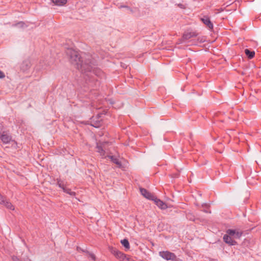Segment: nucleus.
Listing matches in <instances>:
<instances>
[{
    "mask_svg": "<svg viewBox=\"0 0 261 261\" xmlns=\"http://www.w3.org/2000/svg\"><path fill=\"white\" fill-rule=\"evenodd\" d=\"M223 239L225 243L228 244L230 246H234L237 244V242L233 240L232 238L227 234L224 235Z\"/></svg>",
    "mask_w": 261,
    "mask_h": 261,
    "instance_id": "nucleus-8",
    "label": "nucleus"
},
{
    "mask_svg": "<svg viewBox=\"0 0 261 261\" xmlns=\"http://www.w3.org/2000/svg\"><path fill=\"white\" fill-rule=\"evenodd\" d=\"M243 234V231L239 229H236V232L233 236L234 239H240Z\"/></svg>",
    "mask_w": 261,
    "mask_h": 261,
    "instance_id": "nucleus-17",
    "label": "nucleus"
},
{
    "mask_svg": "<svg viewBox=\"0 0 261 261\" xmlns=\"http://www.w3.org/2000/svg\"><path fill=\"white\" fill-rule=\"evenodd\" d=\"M109 251L120 261H129V258L125 254L120 252L116 248L110 247Z\"/></svg>",
    "mask_w": 261,
    "mask_h": 261,
    "instance_id": "nucleus-2",
    "label": "nucleus"
},
{
    "mask_svg": "<svg viewBox=\"0 0 261 261\" xmlns=\"http://www.w3.org/2000/svg\"><path fill=\"white\" fill-rule=\"evenodd\" d=\"M96 148L97 149V151L100 153V155H105V151L101 146L97 145Z\"/></svg>",
    "mask_w": 261,
    "mask_h": 261,
    "instance_id": "nucleus-20",
    "label": "nucleus"
},
{
    "mask_svg": "<svg viewBox=\"0 0 261 261\" xmlns=\"http://www.w3.org/2000/svg\"><path fill=\"white\" fill-rule=\"evenodd\" d=\"M52 2L57 6H62L67 3V0H52Z\"/></svg>",
    "mask_w": 261,
    "mask_h": 261,
    "instance_id": "nucleus-14",
    "label": "nucleus"
},
{
    "mask_svg": "<svg viewBox=\"0 0 261 261\" xmlns=\"http://www.w3.org/2000/svg\"><path fill=\"white\" fill-rule=\"evenodd\" d=\"M231 4H232V3H230L229 4H228L227 6H228L229 5H231Z\"/></svg>",
    "mask_w": 261,
    "mask_h": 261,
    "instance_id": "nucleus-30",
    "label": "nucleus"
},
{
    "mask_svg": "<svg viewBox=\"0 0 261 261\" xmlns=\"http://www.w3.org/2000/svg\"><path fill=\"white\" fill-rule=\"evenodd\" d=\"M14 26H18L19 27L23 28L26 27L25 23L22 21H20L17 23H16L14 25Z\"/></svg>",
    "mask_w": 261,
    "mask_h": 261,
    "instance_id": "nucleus-23",
    "label": "nucleus"
},
{
    "mask_svg": "<svg viewBox=\"0 0 261 261\" xmlns=\"http://www.w3.org/2000/svg\"><path fill=\"white\" fill-rule=\"evenodd\" d=\"M204 212L208 213V212L207 210H204Z\"/></svg>",
    "mask_w": 261,
    "mask_h": 261,
    "instance_id": "nucleus-28",
    "label": "nucleus"
},
{
    "mask_svg": "<svg viewBox=\"0 0 261 261\" xmlns=\"http://www.w3.org/2000/svg\"><path fill=\"white\" fill-rule=\"evenodd\" d=\"M0 139L4 143L7 144L10 143L12 140V137L7 132H3L0 135Z\"/></svg>",
    "mask_w": 261,
    "mask_h": 261,
    "instance_id": "nucleus-7",
    "label": "nucleus"
},
{
    "mask_svg": "<svg viewBox=\"0 0 261 261\" xmlns=\"http://www.w3.org/2000/svg\"><path fill=\"white\" fill-rule=\"evenodd\" d=\"M101 120L99 119V117H93L91 119L90 124L91 126L98 128L101 125Z\"/></svg>",
    "mask_w": 261,
    "mask_h": 261,
    "instance_id": "nucleus-10",
    "label": "nucleus"
},
{
    "mask_svg": "<svg viewBox=\"0 0 261 261\" xmlns=\"http://www.w3.org/2000/svg\"><path fill=\"white\" fill-rule=\"evenodd\" d=\"M201 20L209 29V30H212L213 29V24L208 16H203L201 18Z\"/></svg>",
    "mask_w": 261,
    "mask_h": 261,
    "instance_id": "nucleus-9",
    "label": "nucleus"
},
{
    "mask_svg": "<svg viewBox=\"0 0 261 261\" xmlns=\"http://www.w3.org/2000/svg\"><path fill=\"white\" fill-rule=\"evenodd\" d=\"M159 255L167 260L174 261L176 259V256L173 253L168 251L159 252Z\"/></svg>",
    "mask_w": 261,
    "mask_h": 261,
    "instance_id": "nucleus-3",
    "label": "nucleus"
},
{
    "mask_svg": "<svg viewBox=\"0 0 261 261\" xmlns=\"http://www.w3.org/2000/svg\"><path fill=\"white\" fill-rule=\"evenodd\" d=\"M82 251L87 253L88 254L89 257H90L92 260H95L96 257L93 253H91L88 251H84L83 250H82Z\"/></svg>",
    "mask_w": 261,
    "mask_h": 261,
    "instance_id": "nucleus-21",
    "label": "nucleus"
},
{
    "mask_svg": "<svg viewBox=\"0 0 261 261\" xmlns=\"http://www.w3.org/2000/svg\"><path fill=\"white\" fill-rule=\"evenodd\" d=\"M245 53L249 59H252L255 55V52L254 51H251L248 49H245Z\"/></svg>",
    "mask_w": 261,
    "mask_h": 261,
    "instance_id": "nucleus-13",
    "label": "nucleus"
},
{
    "mask_svg": "<svg viewBox=\"0 0 261 261\" xmlns=\"http://www.w3.org/2000/svg\"><path fill=\"white\" fill-rule=\"evenodd\" d=\"M121 243L125 248V249H129L130 248L129 243L127 239H123L121 241Z\"/></svg>",
    "mask_w": 261,
    "mask_h": 261,
    "instance_id": "nucleus-16",
    "label": "nucleus"
},
{
    "mask_svg": "<svg viewBox=\"0 0 261 261\" xmlns=\"http://www.w3.org/2000/svg\"><path fill=\"white\" fill-rule=\"evenodd\" d=\"M210 261H216V260L214 259H211Z\"/></svg>",
    "mask_w": 261,
    "mask_h": 261,
    "instance_id": "nucleus-27",
    "label": "nucleus"
},
{
    "mask_svg": "<svg viewBox=\"0 0 261 261\" xmlns=\"http://www.w3.org/2000/svg\"><path fill=\"white\" fill-rule=\"evenodd\" d=\"M127 9L129 11V12H130V13H132L133 12V10H132L130 8H129V7H127Z\"/></svg>",
    "mask_w": 261,
    "mask_h": 261,
    "instance_id": "nucleus-25",
    "label": "nucleus"
},
{
    "mask_svg": "<svg viewBox=\"0 0 261 261\" xmlns=\"http://www.w3.org/2000/svg\"><path fill=\"white\" fill-rule=\"evenodd\" d=\"M63 191L70 195L74 196L75 195V193L74 192H72L70 189L67 188L66 187L63 188Z\"/></svg>",
    "mask_w": 261,
    "mask_h": 261,
    "instance_id": "nucleus-18",
    "label": "nucleus"
},
{
    "mask_svg": "<svg viewBox=\"0 0 261 261\" xmlns=\"http://www.w3.org/2000/svg\"><path fill=\"white\" fill-rule=\"evenodd\" d=\"M31 61L29 59H27L22 61L20 65V70L22 72L28 71L31 67Z\"/></svg>",
    "mask_w": 261,
    "mask_h": 261,
    "instance_id": "nucleus-4",
    "label": "nucleus"
},
{
    "mask_svg": "<svg viewBox=\"0 0 261 261\" xmlns=\"http://www.w3.org/2000/svg\"><path fill=\"white\" fill-rule=\"evenodd\" d=\"M121 7H123V8H127V7H128V6H121Z\"/></svg>",
    "mask_w": 261,
    "mask_h": 261,
    "instance_id": "nucleus-26",
    "label": "nucleus"
},
{
    "mask_svg": "<svg viewBox=\"0 0 261 261\" xmlns=\"http://www.w3.org/2000/svg\"><path fill=\"white\" fill-rule=\"evenodd\" d=\"M187 217H188V218H189V219H191V218H189V215H187Z\"/></svg>",
    "mask_w": 261,
    "mask_h": 261,
    "instance_id": "nucleus-29",
    "label": "nucleus"
},
{
    "mask_svg": "<svg viewBox=\"0 0 261 261\" xmlns=\"http://www.w3.org/2000/svg\"><path fill=\"white\" fill-rule=\"evenodd\" d=\"M5 76L4 73L0 70V79H3Z\"/></svg>",
    "mask_w": 261,
    "mask_h": 261,
    "instance_id": "nucleus-24",
    "label": "nucleus"
},
{
    "mask_svg": "<svg viewBox=\"0 0 261 261\" xmlns=\"http://www.w3.org/2000/svg\"><path fill=\"white\" fill-rule=\"evenodd\" d=\"M0 204L4 205L9 210H14V205L9 201L7 200L6 198L1 194H0Z\"/></svg>",
    "mask_w": 261,
    "mask_h": 261,
    "instance_id": "nucleus-5",
    "label": "nucleus"
},
{
    "mask_svg": "<svg viewBox=\"0 0 261 261\" xmlns=\"http://www.w3.org/2000/svg\"><path fill=\"white\" fill-rule=\"evenodd\" d=\"M108 157L111 160V161L115 163V164L120 166L121 165L120 162L119 160L115 156L113 155H110Z\"/></svg>",
    "mask_w": 261,
    "mask_h": 261,
    "instance_id": "nucleus-15",
    "label": "nucleus"
},
{
    "mask_svg": "<svg viewBox=\"0 0 261 261\" xmlns=\"http://www.w3.org/2000/svg\"><path fill=\"white\" fill-rule=\"evenodd\" d=\"M57 185L62 189H63V188L65 187V186L64 185L63 181L60 179H57Z\"/></svg>",
    "mask_w": 261,
    "mask_h": 261,
    "instance_id": "nucleus-22",
    "label": "nucleus"
},
{
    "mask_svg": "<svg viewBox=\"0 0 261 261\" xmlns=\"http://www.w3.org/2000/svg\"><path fill=\"white\" fill-rule=\"evenodd\" d=\"M152 201H153L156 205L161 209L165 210L167 208V204L160 199H158L155 196Z\"/></svg>",
    "mask_w": 261,
    "mask_h": 261,
    "instance_id": "nucleus-11",
    "label": "nucleus"
},
{
    "mask_svg": "<svg viewBox=\"0 0 261 261\" xmlns=\"http://www.w3.org/2000/svg\"><path fill=\"white\" fill-rule=\"evenodd\" d=\"M66 53L70 62L75 68L85 74L84 78L87 83L93 88H97L100 82L97 77L102 73L101 71L96 67V62L89 55L81 57L79 53L72 48H67Z\"/></svg>",
    "mask_w": 261,
    "mask_h": 261,
    "instance_id": "nucleus-1",
    "label": "nucleus"
},
{
    "mask_svg": "<svg viewBox=\"0 0 261 261\" xmlns=\"http://www.w3.org/2000/svg\"><path fill=\"white\" fill-rule=\"evenodd\" d=\"M140 191L141 194L144 197H145L146 198H147L149 200H152L154 199V198L155 197V196L153 194L149 192L147 190H146L144 188H140Z\"/></svg>",
    "mask_w": 261,
    "mask_h": 261,
    "instance_id": "nucleus-6",
    "label": "nucleus"
},
{
    "mask_svg": "<svg viewBox=\"0 0 261 261\" xmlns=\"http://www.w3.org/2000/svg\"><path fill=\"white\" fill-rule=\"evenodd\" d=\"M235 232H236V229H228L226 231V234H227L231 237H233Z\"/></svg>",
    "mask_w": 261,
    "mask_h": 261,
    "instance_id": "nucleus-19",
    "label": "nucleus"
},
{
    "mask_svg": "<svg viewBox=\"0 0 261 261\" xmlns=\"http://www.w3.org/2000/svg\"><path fill=\"white\" fill-rule=\"evenodd\" d=\"M197 36V34L195 32H186L182 36V39L185 40H189V39L196 37Z\"/></svg>",
    "mask_w": 261,
    "mask_h": 261,
    "instance_id": "nucleus-12",
    "label": "nucleus"
}]
</instances>
